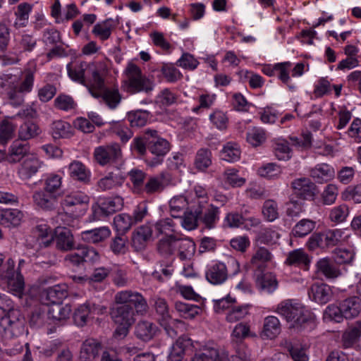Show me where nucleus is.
I'll use <instances>...</instances> for the list:
<instances>
[{"label":"nucleus","mask_w":361,"mask_h":361,"mask_svg":"<svg viewBox=\"0 0 361 361\" xmlns=\"http://www.w3.org/2000/svg\"><path fill=\"white\" fill-rule=\"evenodd\" d=\"M127 80L125 83L126 91L130 94L144 92L149 94L154 87V82L145 75L135 64L129 63L126 68Z\"/></svg>","instance_id":"obj_4"},{"label":"nucleus","mask_w":361,"mask_h":361,"mask_svg":"<svg viewBox=\"0 0 361 361\" xmlns=\"http://www.w3.org/2000/svg\"><path fill=\"white\" fill-rule=\"evenodd\" d=\"M43 163L33 154L27 155L23 160L20 173L26 178H30L39 171Z\"/></svg>","instance_id":"obj_26"},{"label":"nucleus","mask_w":361,"mask_h":361,"mask_svg":"<svg viewBox=\"0 0 361 361\" xmlns=\"http://www.w3.org/2000/svg\"><path fill=\"white\" fill-rule=\"evenodd\" d=\"M116 305L110 310L114 322L118 325H133L135 314L143 315L148 310V305L138 292L126 290L118 292L114 297Z\"/></svg>","instance_id":"obj_1"},{"label":"nucleus","mask_w":361,"mask_h":361,"mask_svg":"<svg viewBox=\"0 0 361 361\" xmlns=\"http://www.w3.org/2000/svg\"><path fill=\"white\" fill-rule=\"evenodd\" d=\"M116 27L115 21L111 18H108L102 22L97 23L93 29L92 33L101 40L108 39Z\"/></svg>","instance_id":"obj_34"},{"label":"nucleus","mask_w":361,"mask_h":361,"mask_svg":"<svg viewBox=\"0 0 361 361\" xmlns=\"http://www.w3.org/2000/svg\"><path fill=\"white\" fill-rule=\"evenodd\" d=\"M110 233V230L107 227H100L82 231L81 235L84 241L95 244L104 240Z\"/></svg>","instance_id":"obj_30"},{"label":"nucleus","mask_w":361,"mask_h":361,"mask_svg":"<svg viewBox=\"0 0 361 361\" xmlns=\"http://www.w3.org/2000/svg\"><path fill=\"white\" fill-rule=\"evenodd\" d=\"M200 221L202 222L207 228L211 229L215 227L219 220V209L212 204H207V206L201 209Z\"/></svg>","instance_id":"obj_23"},{"label":"nucleus","mask_w":361,"mask_h":361,"mask_svg":"<svg viewBox=\"0 0 361 361\" xmlns=\"http://www.w3.org/2000/svg\"><path fill=\"white\" fill-rule=\"evenodd\" d=\"M177 238L173 235H169L161 238L157 244V250L160 254L165 256L172 255L176 252Z\"/></svg>","instance_id":"obj_47"},{"label":"nucleus","mask_w":361,"mask_h":361,"mask_svg":"<svg viewBox=\"0 0 361 361\" xmlns=\"http://www.w3.org/2000/svg\"><path fill=\"white\" fill-rule=\"evenodd\" d=\"M310 250H314L317 248L326 249L329 248L326 238L324 232L314 233L308 239L307 244Z\"/></svg>","instance_id":"obj_55"},{"label":"nucleus","mask_w":361,"mask_h":361,"mask_svg":"<svg viewBox=\"0 0 361 361\" xmlns=\"http://www.w3.org/2000/svg\"><path fill=\"white\" fill-rule=\"evenodd\" d=\"M30 145L23 140H16L10 146L8 160L12 163L20 161L23 157H27L30 152Z\"/></svg>","instance_id":"obj_22"},{"label":"nucleus","mask_w":361,"mask_h":361,"mask_svg":"<svg viewBox=\"0 0 361 361\" xmlns=\"http://www.w3.org/2000/svg\"><path fill=\"white\" fill-rule=\"evenodd\" d=\"M106 310L105 307H99L94 304L85 303L80 305L73 313V320L78 326H84L87 322L89 316L92 314H102Z\"/></svg>","instance_id":"obj_13"},{"label":"nucleus","mask_w":361,"mask_h":361,"mask_svg":"<svg viewBox=\"0 0 361 361\" xmlns=\"http://www.w3.org/2000/svg\"><path fill=\"white\" fill-rule=\"evenodd\" d=\"M73 252L65 256L64 260L73 266L80 267L85 264H94L100 259L98 251L92 247L78 245Z\"/></svg>","instance_id":"obj_6"},{"label":"nucleus","mask_w":361,"mask_h":361,"mask_svg":"<svg viewBox=\"0 0 361 361\" xmlns=\"http://www.w3.org/2000/svg\"><path fill=\"white\" fill-rule=\"evenodd\" d=\"M329 247H334L345 241L348 235L341 229H332L324 231Z\"/></svg>","instance_id":"obj_58"},{"label":"nucleus","mask_w":361,"mask_h":361,"mask_svg":"<svg viewBox=\"0 0 361 361\" xmlns=\"http://www.w3.org/2000/svg\"><path fill=\"white\" fill-rule=\"evenodd\" d=\"M147 134L149 135L148 150L154 155L152 158L147 159V164L154 167L162 164L164 157L171 149V144L166 139L160 137L156 130L147 129Z\"/></svg>","instance_id":"obj_5"},{"label":"nucleus","mask_w":361,"mask_h":361,"mask_svg":"<svg viewBox=\"0 0 361 361\" xmlns=\"http://www.w3.org/2000/svg\"><path fill=\"white\" fill-rule=\"evenodd\" d=\"M317 268L319 273L323 274L327 279H335L339 277L342 272L336 263L328 258L319 259L317 263Z\"/></svg>","instance_id":"obj_21"},{"label":"nucleus","mask_w":361,"mask_h":361,"mask_svg":"<svg viewBox=\"0 0 361 361\" xmlns=\"http://www.w3.org/2000/svg\"><path fill=\"white\" fill-rule=\"evenodd\" d=\"M189 204L187 199L183 196H177L173 197L169 202L171 215L173 218L182 217L180 214L188 209Z\"/></svg>","instance_id":"obj_46"},{"label":"nucleus","mask_w":361,"mask_h":361,"mask_svg":"<svg viewBox=\"0 0 361 361\" xmlns=\"http://www.w3.org/2000/svg\"><path fill=\"white\" fill-rule=\"evenodd\" d=\"M212 164V152L209 149H200L195 156V166L201 171H204Z\"/></svg>","instance_id":"obj_49"},{"label":"nucleus","mask_w":361,"mask_h":361,"mask_svg":"<svg viewBox=\"0 0 361 361\" xmlns=\"http://www.w3.org/2000/svg\"><path fill=\"white\" fill-rule=\"evenodd\" d=\"M206 279L213 285H221L228 279V270L225 264L216 262L210 265L205 273Z\"/></svg>","instance_id":"obj_16"},{"label":"nucleus","mask_w":361,"mask_h":361,"mask_svg":"<svg viewBox=\"0 0 361 361\" xmlns=\"http://www.w3.org/2000/svg\"><path fill=\"white\" fill-rule=\"evenodd\" d=\"M154 229L157 235L165 234L166 236L174 231V223L170 218L162 219L155 223Z\"/></svg>","instance_id":"obj_59"},{"label":"nucleus","mask_w":361,"mask_h":361,"mask_svg":"<svg viewBox=\"0 0 361 361\" xmlns=\"http://www.w3.org/2000/svg\"><path fill=\"white\" fill-rule=\"evenodd\" d=\"M285 263L289 266L298 267L307 270L310 258L303 249H296L288 254Z\"/></svg>","instance_id":"obj_19"},{"label":"nucleus","mask_w":361,"mask_h":361,"mask_svg":"<svg viewBox=\"0 0 361 361\" xmlns=\"http://www.w3.org/2000/svg\"><path fill=\"white\" fill-rule=\"evenodd\" d=\"M310 298L319 304L327 303L332 298L331 287L325 283H313L308 290Z\"/></svg>","instance_id":"obj_17"},{"label":"nucleus","mask_w":361,"mask_h":361,"mask_svg":"<svg viewBox=\"0 0 361 361\" xmlns=\"http://www.w3.org/2000/svg\"><path fill=\"white\" fill-rule=\"evenodd\" d=\"M89 202L90 197L87 195L81 192H75L66 195L61 204L63 209L77 212L78 209L79 212L82 213L87 209Z\"/></svg>","instance_id":"obj_12"},{"label":"nucleus","mask_w":361,"mask_h":361,"mask_svg":"<svg viewBox=\"0 0 361 361\" xmlns=\"http://www.w3.org/2000/svg\"><path fill=\"white\" fill-rule=\"evenodd\" d=\"M341 308L345 319H354L361 312V299L357 296L349 297L341 302Z\"/></svg>","instance_id":"obj_18"},{"label":"nucleus","mask_w":361,"mask_h":361,"mask_svg":"<svg viewBox=\"0 0 361 361\" xmlns=\"http://www.w3.org/2000/svg\"><path fill=\"white\" fill-rule=\"evenodd\" d=\"M221 158L229 162L238 161L240 157V150L235 143L228 142L221 152Z\"/></svg>","instance_id":"obj_54"},{"label":"nucleus","mask_w":361,"mask_h":361,"mask_svg":"<svg viewBox=\"0 0 361 361\" xmlns=\"http://www.w3.org/2000/svg\"><path fill=\"white\" fill-rule=\"evenodd\" d=\"M32 199L34 203L41 209L47 211H51L56 208L57 200L52 193H48L45 191H35L33 193Z\"/></svg>","instance_id":"obj_20"},{"label":"nucleus","mask_w":361,"mask_h":361,"mask_svg":"<svg viewBox=\"0 0 361 361\" xmlns=\"http://www.w3.org/2000/svg\"><path fill=\"white\" fill-rule=\"evenodd\" d=\"M53 242L55 244L56 249L61 252H69L74 250L76 247V243L72 231L65 227H57L55 229L54 235L49 239L43 241L44 247H47Z\"/></svg>","instance_id":"obj_7"},{"label":"nucleus","mask_w":361,"mask_h":361,"mask_svg":"<svg viewBox=\"0 0 361 361\" xmlns=\"http://www.w3.org/2000/svg\"><path fill=\"white\" fill-rule=\"evenodd\" d=\"M287 349L294 361H307V348L299 343H287Z\"/></svg>","instance_id":"obj_56"},{"label":"nucleus","mask_w":361,"mask_h":361,"mask_svg":"<svg viewBox=\"0 0 361 361\" xmlns=\"http://www.w3.org/2000/svg\"><path fill=\"white\" fill-rule=\"evenodd\" d=\"M123 206V200L120 196L106 198L99 204L92 205V219L98 220L102 216H107L116 211L121 210Z\"/></svg>","instance_id":"obj_8"},{"label":"nucleus","mask_w":361,"mask_h":361,"mask_svg":"<svg viewBox=\"0 0 361 361\" xmlns=\"http://www.w3.org/2000/svg\"><path fill=\"white\" fill-rule=\"evenodd\" d=\"M42 295L52 305L61 304L63 298L67 296V290L65 286L56 285L44 289Z\"/></svg>","instance_id":"obj_25"},{"label":"nucleus","mask_w":361,"mask_h":361,"mask_svg":"<svg viewBox=\"0 0 361 361\" xmlns=\"http://www.w3.org/2000/svg\"><path fill=\"white\" fill-rule=\"evenodd\" d=\"M191 361H230V360L227 352H221L216 344L209 343L203 345L195 354Z\"/></svg>","instance_id":"obj_11"},{"label":"nucleus","mask_w":361,"mask_h":361,"mask_svg":"<svg viewBox=\"0 0 361 361\" xmlns=\"http://www.w3.org/2000/svg\"><path fill=\"white\" fill-rule=\"evenodd\" d=\"M41 133L42 130L39 126L32 121L23 123L19 127L18 131V137L23 141L33 139L40 135Z\"/></svg>","instance_id":"obj_36"},{"label":"nucleus","mask_w":361,"mask_h":361,"mask_svg":"<svg viewBox=\"0 0 361 361\" xmlns=\"http://www.w3.org/2000/svg\"><path fill=\"white\" fill-rule=\"evenodd\" d=\"M157 325L147 320H141L135 326V334L140 340L148 341L157 332Z\"/></svg>","instance_id":"obj_24"},{"label":"nucleus","mask_w":361,"mask_h":361,"mask_svg":"<svg viewBox=\"0 0 361 361\" xmlns=\"http://www.w3.org/2000/svg\"><path fill=\"white\" fill-rule=\"evenodd\" d=\"M114 226L120 234H124L135 224L133 217L127 214L116 215L114 219Z\"/></svg>","instance_id":"obj_53"},{"label":"nucleus","mask_w":361,"mask_h":361,"mask_svg":"<svg viewBox=\"0 0 361 361\" xmlns=\"http://www.w3.org/2000/svg\"><path fill=\"white\" fill-rule=\"evenodd\" d=\"M90 93L95 98L100 97L101 92H103L104 88V80L102 77L99 70L94 68L92 71V80L90 84L85 85Z\"/></svg>","instance_id":"obj_38"},{"label":"nucleus","mask_w":361,"mask_h":361,"mask_svg":"<svg viewBox=\"0 0 361 361\" xmlns=\"http://www.w3.org/2000/svg\"><path fill=\"white\" fill-rule=\"evenodd\" d=\"M154 307L157 314L159 316V321L160 324L168 331L169 326L168 325V321L170 319L171 316L169 312V307L166 301L161 298H156L154 299Z\"/></svg>","instance_id":"obj_39"},{"label":"nucleus","mask_w":361,"mask_h":361,"mask_svg":"<svg viewBox=\"0 0 361 361\" xmlns=\"http://www.w3.org/2000/svg\"><path fill=\"white\" fill-rule=\"evenodd\" d=\"M257 286L268 293L273 292L277 287V281L275 276L271 274H264L258 279Z\"/></svg>","instance_id":"obj_63"},{"label":"nucleus","mask_w":361,"mask_h":361,"mask_svg":"<svg viewBox=\"0 0 361 361\" xmlns=\"http://www.w3.org/2000/svg\"><path fill=\"white\" fill-rule=\"evenodd\" d=\"M51 132L54 139L67 138L72 135V127L66 121H56L51 125Z\"/></svg>","instance_id":"obj_48"},{"label":"nucleus","mask_w":361,"mask_h":361,"mask_svg":"<svg viewBox=\"0 0 361 361\" xmlns=\"http://www.w3.org/2000/svg\"><path fill=\"white\" fill-rule=\"evenodd\" d=\"M25 318L17 310L10 309L7 315L1 322L5 331H9L13 336H19L25 331Z\"/></svg>","instance_id":"obj_9"},{"label":"nucleus","mask_w":361,"mask_h":361,"mask_svg":"<svg viewBox=\"0 0 361 361\" xmlns=\"http://www.w3.org/2000/svg\"><path fill=\"white\" fill-rule=\"evenodd\" d=\"M175 309L181 317L186 319L195 318L201 312V309L199 306L180 301L175 302Z\"/></svg>","instance_id":"obj_42"},{"label":"nucleus","mask_w":361,"mask_h":361,"mask_svg":"<svg viewBox=\"0 0 361 361\" xmlns=\"http://www.w3.org/2000/svg\"><path fill=\"white\" fill-rule=\"evenodd\" d=\"M195 208H197L196 206L190 204L188 206V210L183 212V216L182 217L181 224L184 228L188 231L196 228L198 226L197 223L200 221V215H201V209L200 212Z\"/></svg>","instance_id":"obj_32"},{"label":"nucleus","mask_w":361,"mask_h":361,"mask_svg":"<svg viewBox=\"0 0 361 361\" xmlns=\"http://www.w3.org/2000/svg\"><path fill=\"white\" fill-rule=\"evenodd\" d=\"M360 334V329L356 326L346 330L342 336L343 346L345 348L352 347L358 340Z\"/></svg>","instance_id":"obj_60"},{"label":"nucleus","mask_w":361,"mask_h":361,"mask_svg":"<svg viewBox=\"0 0 361 361\" xmlns=\"http://www.w3.org/2000/svg\"><path fill=\"white\" fill-rule=\"evenodd\" d=\"M23 217V213L17 209H7L0 210V223L2 224H11L14 226L20 224Z\"/></svg>","instance_id":"obj_41"},{"label":"nucleus","mask_w":361,"mask_h":361,"mask_svg":"<svg viewBox=\"0 0 361 361\" xmlns=\"http://www.w3.org/2000/svg\"><path fill=\"white\" fill-rule=\"evenodd\" d=\"M124 180L125 178L121 174L111 172L105 177L101 178L97 185L99 189L106 191L121 187Z\"/></svg>","instance_id":"obj_31"},{"label":"nucleus","mask_w":361,"mask_h":361,"mask_svg":"<svg viewBox=\"0 0 361 361\" xmlns=\"http://www.w3.org/2000/svg\"><path fill=\"white\" fill-rule=\"evenodd\" d=\"M99 349L100 344L94 339H87L82 344L80 359L82 361H90L98 355Z\"/></svg>","instance_id":"obj_33"},{"label":"nucleus","mask_w":361,"mask_h":361,"mask_svg":"<svg viewBox=\"0 0 361 361\" xmlns=\"http://www.w3.org/2000/svg\"><path fill=\"white\" fill-rule=\"evenodd\" d=\"M48 319L47 307H39L32 311L30 324L33 327L39 328L43 326Z\"/></svg>","instance_id":"obj_52"},{"label":"nucleus","mask_w":361,"mask_h":361,"mask_svg":"<svg viewBox=\"0 0 361 361\" xmlns=\"http://www.w3.org/2000/svg\"><path fill=\"white\" fill-rule=\"evenodd\" d=\"M35 72V68H25L19 77H15L5 85L6 95L12 106H21L25 101V94L32 90Z\"/></svg>","instance_id":"obj_3"},{"label":"nucleus","mask_w":361,"mask_h":361,"mask_svg":"<svg viewBox=\"0 0 361 361\" xmlns=\"http://www.w3.org/2000/svg\"><path fill=\"white\" fill-rule=\"evenodd\" d=\"M281 332V324L279 319L274 316H268L264 318L262 336L273 339Z\"/></svg>","instance_id":"obj_29"},{"label":"nucleus","mask_w":361,"mask_h":361,"mask_svg":"<svg viewBox=\"0 0 361 361\" xmlns=\"http://www.w3.org/2000/svg\"><path fill=\"white\" fill-rule=\"evenodd\" d=\"M149 113L147 111H135L128 114L127 120L131 127H142L147 121Z\"/></svg>","instance_id":"obj_57"},{"label":"nucleus","mask_w":361,"mask_h":361,"mask_svg":"<svg viewBox=\"0 0 361 361\" xmlns=\"http://www.w3.org/2000/svg\"><path fill=\"white\" fill-rule=\"evenodd\" d=\"M316 226V221L303 219L300 220L293 228L292 234L295 237L302 238L310 234Z\"/></svg>","instance_id":"obj_43"},{"label":"nucleus","mask_w":361,"mask_h":361,"mask_svg":"<svg viewBox=\"0 0 361 361\" xmlns=\"http://www.w3.org/2000/svg\"><path fill=\"white\" fill-rule=\"evenodd\" d=\"M292 188L297 196L303 200H312L316 194L317 188L307 178H300L292 182Z\"/></svg>","instance_id":"obj_14"},{"label":"nucleus","mask_w":361,"mask_h":361,"mask_svg":"<svg viewBox=\"0 0 361 361\" xmlns=\"http://www.w3.org/2000/svg\"><path fill=\"white\" fill-rule=\"evenodd\" d=\"M310 174L317 183H322L331 180L334 177L335 172L329 165L321 164L312 169Z\"/></svg>","instance_id":"obj_27"},{"label":"nucleus","mask_w":361,"mask_h":361,"mask_svg":"<svg viewBox=\"0 0 361 361\" xmlns=\"http://www.w3.org/2000/svg\"><path fill=\"white\" fill-rule=\"evenodd\" d=\"M276 312L286 319L290 329L297 331L312 328L313 324L311 314L300 303L291 300L283 301L278 305Z\"/></svg>","instance_id":"obj_2"},{"label":"nucleus","mask_w":361,"mask_h":361,"mask_svg":"<svg viewBox=\"0 0 361 361\" xmlns=\"http://www.w3.org/2000/svg\"><path fill=\"white\" fill-rule=\"evenodd\" d=\"M271 259L272 255L268 249L261 247L253 255L251 264L257 269L262 271L265 268L266 264L270 262Z\"/></svg>","instance_id":"obj_40"},{"label":"nucleus","mask_w":361,"mask_h":361,"mask_svg":"<svg viewBox=\"0 0 361 361\" xmlns=\"http://www.w3.org/2000/svg\"><path fill=\"white\" fill-rule=\"evenodd\" d=\"M16 130V126L7 120H4L0 124V143L6 144L12 139Z\"/></svg>","instance_id":"obj_61"},{"label":"nucleus","mask_w":361,"mask_h":361,"mask_svg":"<svg viewBox=\"0 0 361 361\" xmlns=\"http://www.w3.org/2000/svg\"><path fill=\"white\" fill-rule=\"evenodd\" d=\"M48 318L54 321H61L69 317L71 309L68 305L62 306L61 304H56L47 307Z\"/></svg>","instance_id":"obj_45"},{"label":"nucleus","mask_w":361,"mask_h":361,"mask_svg":"<svg viewBox=\"0 0 361 361\" xmlns=\"http://www.w3.org/2000/svg\"><path fill=\"white\" fill-rule=\"evenodd\" d=\"M69 174L71 178L82 183H88L90 172L85 166L79 161H73L68 167Z\"/></svg>","instance_id":"obj_35"},{"label":"nucleus","mask_w":361,"mask_h":361,"mask_svg":"<svg viewBox=\"0 0 361 361\" xmlns=\"http://www.w3.org/2000/svg\"><path fill=\"white\" fill-rule=\"evenodd\" d=\"M122 152L118 144L99 146L95 148L94 157L96 161L101 166L116 162L121 158Z\"/></svg>","instance_id":"obj_10"},{"label":"nucleus","mask_w":361,"mask_h":361,"mask_svg":"<svg viewBox=\"0 0 361 361\" xmlns=\"http://www.w3.org/2000/svg\"><path fill=\"white\" fill-rule=\"evenodd\" d=\"M128 176L133 183V192L135 194L142 193L147 174L142 170L133 169L128 172Z\"/></svg>","instance_id":"obj_44"},{"label":"nucleus","mask_w":361,"mask_h":361,"mask_svg":"<svg viewBox=\"0 0 361 361\" xmlns=\"http://www.w3.org/2000/svg\"><path fill=\"white\" fill-rule=\"evenodd\" d=\"M176 252L181 260H185L193 255L195 251V245L193 241L188 238H177Z\"/></svg>","instance_id":"obj_37"},{"label":"nucleus","mask_w":361,"mask_h":361,"mask_svg":"<svg viewBox=\"0 0 361 361\" xmlns=\"http://www.w3.org/2000/svg\"><path fill=\"white\" fill-rule=\"evenodd\" d=\"M100 97L102 98L105 104L111 109L117 107L121 100V95L118 89L106 88L101 92Z\"/></svg>","instance_id":"obj_51"},{"label":"nucleus","mask_w":361,"mask_h":361,"mask_svg":"<svg viewBox=\"0 0 361 361\" xmlns=\"http://www.w3.org/2000/svg\"><path fill=\"white\" fill-rule=\"evenodd\" d=\"M262 214L269 221H273L279 217L277 203L272 200H267L264 202Z\"/></svg>","instance_id":"obj_62"},{"label":"nucleus","mask_w":361,"mask_h":361,"mask_svg":"<svg viewBox=\"0 0 361 361\" xmlns=\"http://www.w3.org/2000/svg\"><path fill=\"white\" fill-rule=\"evenodd\" d=\"M171 180V176L169 173L161 172L157 176H150L146 182L143 192L152 194L162 191Z\"/></svg>","instance_id":"obj_15"},{"label":"nucleus","mask_w":361,"mask_h":361,"mask_svg":"<svg viewBox=\"0 0 361 361\" xmlns=\"http://www.w3.org/2000/svg\"><path fill=\"white\" fill-rule=\"evenodd\" d=\"M54 106L56 109L62 111H70L74 109L76 104L74 99L69 95L59 94L54 99Z\"/></svg>","instance_id":"obj_64"},{"label":"nucleus","mask_w":361,"mask_h":361,"mask_svg":"<svg viewBox=\"0 0 361 361\" xmlns=\"http://www.w3.org/2000/svg\"><path fill=\"white\" fill-rule=\"evenodd\" d=\"M87 66L86 63L81 62L78 65L72 66L71 63L67 65V71L68 76L73 80L86 85L85 79V71Z\"/></svg>","instance_id":"obj_50"},{"label":"nucleus","mask_w":361,"mask_h":361,"mask_svg":"<svg viewBox=\"0 0 361 361\" xmlns=\"http://www.w3.org/2000/svg\"><path fill=\"white\" fill-rule=\"evenodd\" d=\"M152 228L145 224L140 226L133 234L132 244L136 250H141L144 247L146 242L151 238Z\"/></svg>","instance_id":"obj_28"}]
</instances>
